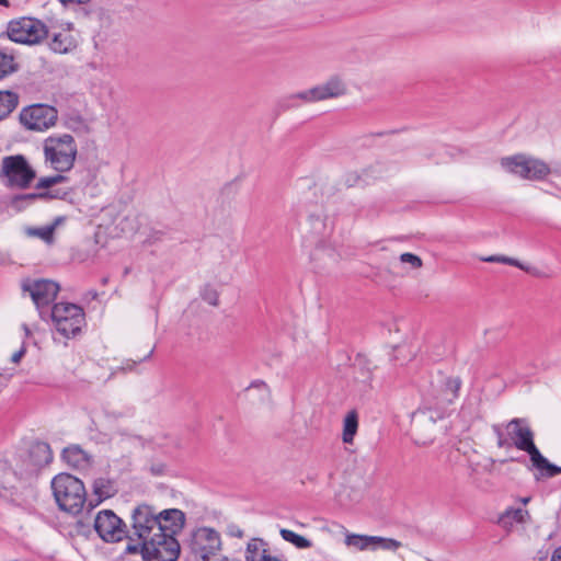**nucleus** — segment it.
Segmentation results:
<instances>
[{
    "label": "nucleus",
    "mask_w": 561,
    "mask_h": 561,
    "mask_svg": "<svg viewBox=\"0 0 561 561\" xmlns=\"http://www.w3.org/2000/svg\"><path fill=\"white\" fill-rule=\"evenodd\" d=\"M44 163L59 173L70 171L78 154V147L70 134L51 135L43 142Z\"/></svg>",
    "instance_id": "obj_1"
},
{
    "label": "nucleus",
    "mask_w": 561,
    "mask_h": 561,
    "mask_svg": "<svg viewBox=\"0 0 561 561\" xmlns=\"http://www.w3.org/2000/svg\"><path fill=\"white\" fill-rule=\"evenodd\" d=\"M51 489L60 510L73 515L82 511L85 489L81 480L69 473H60L53 479Z\"/></svg>",
    "instance_id": "obj_2"
},
{
    "label": "nucleus",
    "mask_w": 561,
    "mask_h": 561,
    "mask_svg": "<svg viewBox=\"0 0 561 561\" xmlns=\"http://www.w3.org/2000/svg\"><path fill=\"white\" fill-rule=\"evenodd\" d=\"M492 428L500 448L514 446L527 453L530 458L539 450L534 443V433L524 419H513L505 425V430L499 424L493 425Z\"/></svg>",
    "instance_id": "obj_3"
},
{
    "label": "nucleus",
    "mask_w": 561,
    "mask_h": 561,
    "mask_svg": "<svg viewBox=\"0 0 561 561\" xmlns=\"http://www.w3.org/2000/svg\"><path fill=\"white\" fill-rule=\"evenodd\" d=\"M140 551L142 561H176L180 554V543L175 537L154 533L153 537L147 539L140 549L135 545H127V553Z\"/></svg>",
    "instance_id": "obj_4"
},
{
    "label": "nucleus",
    "mask_w": 561,
    "mask_h": 561,
    "mask_svg": "<svg viewBox=\"0 0 561 561\" xmlns=\"http://www.w3.org/2000/svg\"><path fill=\"white\" fill-rule=\"evenodd\" d=\"M36 178V171L22 154L5 156L1 160L0 181L9 188H27Z\"/></svg>",
    "instance_id": "obj_5"
},
{
    "label": "nucleus",
    "mask_w": 561,
    "mask_h": 561,
    "mask_svg": "<svg viewBox=\"0 0 561 561\" xmlns=\"http://www.w3.org/2000/svg\"><path fill=\"white\" fill-rule=\"evenodd\" d=\"M501 168L524 180L540 181L550 174V167L542 160L517 153L500 160Z\"/></svg>",
    "instance_id": "obj_6"
},
{
    "label": "nucleus",
    "mask_w": 561,
    "mask_h": 561,
    "mask_svg": "<svg viewBox=\"0 0 561 561\" xmlns=\"http://www.w3.org/2000/svg\"><path fill=\"white\" fill-rule=\"evenodd\" d=\"M50 317L57 332L67 339L76 336L85 323L83 309L71 302L55 304Z\"/></svg>",
    "instance_id": "obj_7"
},
{
    "label": "nucleus",
    "mask_w": 561,
    "mask_h": 561,
    "mask_svg": "<svg viewBox=\"0 0 561 561\" xmlns=\"http://www.w3.org/2000/svg\"><path fill=\"white\" fill-rule=\"evenodd\" d=\"M47 35L46 26L38 20L21 18L10 21L7 26L5 36L18 44L33 45L39 43ZM4 33L0 34V38Z\"/></svg>",
    "instance_id": "obj_8"
},
{
    "label": "nucleus",
    "mask_w": 561,
    "mask_h": 561,
    "mask_svg": "<svg viewBox=\"0 0 561 561\" xmlns=\"http://www.w3.org/2000/svg\"><path fill=\"white\" fill-rule=\"evenodd\" d=\"M131 527L141 546L147 539L153 537L154 533L161 530L156 510L147 504L136 506L131 513Z\"/></svg>",
    "instance_id": "obj_9"
},
{
    "label": "nucleus",
    "mask_w": 561,
    "mask_h": 561,
    "mask_svg": "<svg viewBox=\"0 0 561 561\" xmlns=\"http://www.w3.org/2000/svg\"><path fill=\"white\" fill-rule=\"evenodd\" d=\"M57 116L55 107L34 104L21 111L20 121L30 130L44 131L56 124Z\"/></svg>",
    "instance_id": "obj_10"
},
{
    "label": "nucleus",
    "mask_w": 561,
    "mask_h": 561,
    "mask_svg": "<svg viewBox=\"0 0 561 561\" xmlns=\"http://www.w3.org/2000/svg\"><path fill=\"white\" fill-rule=\"evenodd\" d=\"M94 529L106 542H117L127 537L126 524L111 510H103L96 514Z\"/></svg>",
    "instance_id": "obj_11"
},
{
    "label": "nucleus",
    "mask_w": 561,
    "mask_h": 561,
    "mask_svg": "<svg viewBox=\"0 0 561 561\" xmlns=\"http://www.w3.org/2000/svg\"><path fill=\"white\" fill-rule=\"evenodd\" d=\"M190 546L198 560L217 556L221 550L220 535L210 527H199L193 531Z\"/></svg>",
    "instance_id": "obj_12"
},
{
    "label": "nucleus",
    "mask_w": 561,
    "mask_h": 561,
    "mask_svg": "<svg viewBox=\"0 0 561 561\" xmlns=\"http://www.w3.org/2000/svg\"><path fill=\"white\" fill-rule=\"evenodd\" d=\"M21 287L31 296L38 310L51 304L60 289L59 285L53 280L31 278L23 280Z\"/></svg>",
    "instance_id": "obj_13"
},
{
    "label": "nucleus",
    "mask_w": 561,
    "mask_h": 561,
    "mask_svg": "<svg viewBox=\"0 0 561 561\" xmlns=\"http://www.w3.org/2000/svg\"><path fill=\"white\" fill-rule=\"evenodd\" d=\"M345 545L359 551L364 550H397L401 543L394 539L378 536H367L357 534H347Z\"/></svg>",
    "instance_id": "obj_14"
},
{
    "label": "nucleus",
    "mask_w": 561,
    "mask_h": 561,
    "mask_svg": "<svg viewBox=\"0 0 561 561\" xmlns=\"http://www.w3.org/2000/svg\"><path fill=\"white\" fill-rule=\"evenodd\" d=\"M3 496L13 505L26 508L37 499V490L32 482L19 480L15 484L5 488Z\"/></svg>",
    "instance_id": "obj_15"
},
{
    "label": "nucleus",
    "mask_w": 561,
    "mask_h": 561,
    "mask_svg": "<svg viewBox=\"0 0 561 561\" xmlns=\"http://www.w3.org/2000/svg\"><path fill=\"white\" fill-rule=\"evenodd\" d=\"M157 515L161 525V530L158 533L175 537V535H178L184 527L185 515L178 508H169L159 513L157 512Z\"/></svg>",
    "instance_id": "obj_16"
},
{
    "label": "nucleus",
    "mask_w": 561,
    "mask_h": 561,
    "mask_svg": "<svg viewBox=\"0 0 561 561\" xmlns=\"http://www.w3.org/2000/svg\"><path fill=\"white\" fill-rule=\"evenodd\" d=\"M317 102L336 99L347 91L345 81L339 76H332L327 81L313 87Z\"/></svg>",
    "instance_id": "obj_17"
},
{
    "label": "nucleus",
    "mask_w": 561,
    "mask_h": 561,
    "mask_svg": "<svg viewBox=\"0 0 561 561\" xmlns=\"http://www.w3.org/2000/svg\"><path fill=\"white\" fill-rule=\"evenodd\" d=\"M531 516L526 508L507 507L499 517V525L506 531H513L518 525H526Z\"/></svg>",
    "instance_id": "obj_18"
},
{
    "label": "nucleus",
    "mask_w": 561,
    "mask_h": 561,
    "mask_svg": "<svg viewBox=\"0 0 561 561\" xmlns=\"http://www.w3.org/2000/svg\"><path fill=\"white\" fill-rule=\"evenodd\" d=\"M461 381L459 378L447 377L442 381L439 393L435 397L436 405L445 409L450 405L459 396Z\"/></svg>",
    "instance_id": "obj_19"
},
{
    "label": "nucleus",
    "mask_w": 561,
    "mask_h": 561,
    "mask_svg": "<svg viewBox=\"0 0 561 561\" xmlns=\"http://www.w3.org/2000/svg\"><path fill=\"white\" fill-rule=\"evenodd\" d=\"M28 460L32 465L30 472H35L39 468L48 465L53 460V454L50 447L46 443H36L32 446Z\"/></svg>",
    "instance_id": "obj_20"
},
{
    "label": "nucleus",
    "mask_w": 561,
    "mask_h": 561,
    "mask_svg": "<svg viewBox=\"0 0 561 561\" xmlns=\"http://www.w3.org/2000/svg\"><path fill=\"white\" fill-rule=\"evenodd\" d=\"M61 458L75 469H85L90 466V456L78 445L66 447L62 450Z\"/></svg>",
    "instance_id": "obj_21"
},
{
    "label": "nucleus",
    "mask_w": 561,
    "mask_h": 561,
    "mask_svg": "<svg viewBox=\"0 0 561 561\" xmlns=\"http://www.w3.org/2000/svg\"><path fill=\"white\" fill-rule=\"evenodd\" d=\"M262 539H252L245 551V561H282L273 556L266 548Z\"/></svg>",
    "instance_id": "obj_22"
},
{
    "label": "nucleus",
    "mask_w": 561,
    "mask_h": 561,
    "mask_svg": "<svg viewBox=\"0 0 561 561\" xmlns=\"http://www.w3.org/2000/svg\"><path fill=\"white\" fill-rule=\"evenodd\" d=\"M530 461L533 467L547 478H552L561 473V467L550 463L539 450L535 453V455L530 458Z\"/></svg>",
    "instance_id": "obj_23"
},
{
    "label": "nucleus",
    "mask_w": 561,
    "mask_h": 561,
    "mask_svg": "<svg viewBox=\"0 0 561 561\" xmlns=\"http://www.w3.org/2000/svg\"><path fill=\"white\" fill-rule=\"evenodd\" d=\"M19 70V64L11 51L0 49V81Z\"/></svg>",
    "instance_id": "obj_24"
},
{
    "label": "nucleus",
    "mask_w": 561,
    "mask_h": 561,
    "mask_svg": "<svg viewBox=\"0 0 561 561\" xmlns=\"http://www.w3.org/2000/svg\"><path fill=\"white\" fill-rule=\"evenodd\" d=\"M116 488L114 483L106 478H98L93 482V493L98 497V503L115 495Z\"/></svg>",
    "instance_id": "obj_25"
},
{
    "label": "nucleus",
    "mask_w": 561,
    "mask_h": 561,
    "mask_svg": "<svg viewBox=\"0 0 561 561\" xmlns=\"http://www.w3.org/2000/svg\"><path fill=\"white\" fill-rule=\"evenodd\" d=\"M19 95L12 91H0V121L8 117L18 106Z\"/></svg>",
    "instance_id": "obj_26"
},
{
    "label": "nucleus",
    "mask_w": 561,
    "mask_h": 561,
    "mask_svg": "<svg viewBox=\"0 0 561 561\" xmlns=\"http://www.w3.org/2000/svg\"><path fill=\"white\" fill-rule=\"evenodd\" d=\"M49 47L55 53L67 54L75 48V42L71 35L58 33L51 38Z\"/></svg>",
    "instance_id": "obj_27"
},
{
    "label": "nucleus",
    "mask_w": 561,
    "mask_h": 561,
    "mask_svg": "<svg viewBox=\"0 0 561 561\" xmlns=\"http://www.w3.org/2000/svg\"><path fill=\"white\" fill-rule=\"evenodd\" d=\"M358 428V417L355 411L348 412L343 423L342 439L345 444H352Z\"/></svg>",
    "instance_id": "obj_28"
},
{
    "label": "nucleus",
    "mask_w": 561,
    "mask_h": 561,
    "mask_svg": "<svg viewBox=\"0 0 561 561\" xmlns=\"http://www.w3.org/2000/svg\"><path fill=\"white\" fill-rule=\"evenodd\" d=\"M308 220L314 234L323 237L328 232V226L325 216L321 208H317L314 211L308 215Z\"/></svg>",
    "instance_id": "obj_29"
},
{
    "label": "nucleus",
    "mask_w": 561,
    "mask_h": 561,
    "mask_svg": "<svg viewBox=\"0 0 561 561\" xmlns=\"http://www.w3.org/2000/svg\"><path fill=\"white\" fill-rule=\"evenodd\" d=\"M279 534L285 541L291 543L297 549H307V548L312 547V542L309 539H307L306 537H304L301 535L296 534L293 530L282 528Z\"/></svg>",
    "instance_id": "obj_30"
},
{
    "label": "nucleus",
    "mask_w": 561,
    "mask_h": 561,
    "mask_svg": "<svg viewBox=\"0 0 561 561\" xmlns=\"http://www.w3.org/2000/svg\"><path fill=\"white\" fill-rule=\"evenodd\" d=\"M67 195L66 192H61L60 190L45 192V193H28V194H22L15 197L16 202L22 201H34L37 198H64Z\"/></svg>",
    "instance_id": "obj_31"
},
{
    "label": "nucleus",
    "mask_w": 561,
    "mask_h": 561,
    "mask_svg": "<svg viewBox=\"0 0 561 561\" xmlns=\"http://www.w3.org/2000/svg\"><path fill=\"white\" fill-rule=\"evenodd\" d=\"M54 231H55V226L50 225V226H45V227H41V228H28L27 234L31 237L39 238L43 241L50 243L54 239Z\"/></svg>",
    "instance_id": "obj_32"
},
{
    "label": "nucleus",
    "mask_w": 561,
    "mask_h": 561,
    "mask_svg": "<svg viewBox=\"0 0 561 561\" xmlns=\"http://www.w3.org/2000/svg\"><path fill=\"white\" fill-rule=\"evenodd\" d=\"M370 173H368V170H364L363 174H357L356 172H352L345 175V184L347 186H355L360 183H367V180L369 178H377L378 174H376L375 171L370 170Z\"/></svg>",
    "instance_id": "obj_33"
},
{
    "label": "nucleus",
    "mask_w": 561,
    "mask_h": 561,
    "mask_svg": "<svg viewBox=\"0 0 561 561\" xmlns=\"http://www.w3.org/2000/svg\"><path fill=\"white\" fill-rule=\"evenodd\" d=\"M66 180H67V178L65 175H61V174H56V175H51V176H44V178H41L38 180V182L36 184V188H38V190L50 188V187H53L56 184L65 182Z\"/></svg>",
    "instance_id": "obj_34"
},
{
    "label": "nucleus",
    "mask_w": 561,
    "mask_h": 561,
    "mask_svg": "<svg viewBox=\"0 0 561 561\" xmlns=\"http://www.w3.org/2000/svg\"><path fill=\"white\" fill-rule=\"evenodd\" d=\"M289 100H300L304 103H316L317 102L313 87L310 89H307L305 91H300L295 94H291L289 96Z\"/></svg>",
    "instance_id": "obj_35"
},
{
    "label": "nucleus",
    "mask_w": 561,
    "mask_h": 561,
    "mask_svg": "<svg viewBox=\"0 0 561 561\" xmlns=\"http://www.w3.org/2000/svg\"><path fill=\"white\" fill-rule=\"evenodd\" d=\"M501 263L508 264V265H512V266H516V267H518V268H520V270H523V271H525L527 273H530L533 275H536V276L539 275V273L535 268L526 266L523 263H520L518 260L513 259V257H508V256H504L503 255V260H501Z\"/></svg>",
    "instance_id": "obj_36"
},
{
    "label": "nucleus",
    "mask_w": 561,
    "mask_h": 561,
    "mask_svg": "<svg viewBox=\"0 0 561 561\" xmlns=\"http://www.w3.org/2000/svg\"><path fill=\"white\" fill-rule=\"evenodd\" d=\"M202 298L211 306L218 305V293L211 286L204 287Z\"/></svg>",
    "instance_id": "obj_37"
},
{
    "label": "nucleus",
    "mask_w": 561,
    "mask_h": 561,
    "mask_svg": "<svg viewBox=\"0 0 561 561\" xmlns=\"http://www.w3.org/2000/svg\"><path fill=\"white\" fill-rule=\"evenodd\" d=\"M400 261L402 263H409L413 268H420L422 266L421 257L413 253H402L400 255Z\"/></svg>",
    "instance_id": "obj_38"
},
{
    "label": "nucleus",
    "mask_w": 561,
    "mask_h": 561,
    "mask_svg": "<svg viewBox=\"0 0 561 561\" xmlns=\"http://www.w3.org/2000/svg\"><path fill=\"white\" fill-rule=\"evenodd\" d=\"M102 414L107 422L117 420V419L126 415V413H123L119 411H114V410H108V409H104Z\"/></svg>",
    "instance_id": "obj_39"
},
{
    "label": "nucleus",
    "mask_w": 561,
    "mask_h": 561,
    "mask_svg": "<svg viewBox=\"0 0 561 561\" xmlns=\"http://www.w3.org/2000/svg\"><path fill=\"white\" fill-rule=\"evenodd\" d=\"M228 533L232 537L241 538L243 536V531L236 525H231L228 527Z\"/></svg>",
    "instance_id": "obj_40"
},
{
    "label": "nucleus",
    "mask_w": 561,
    "mask_h": 561,
    "mask_svg": "<svg viewBox=\"0 0 561 561\" xmlns=\"http://www.w3.org/2000/svg\"><path fill=\"white\" fill-rule=\"evenodd\" d=\"M24 353H25V350L23 347L21 350L16 351L15 353L12 354L11 362L19 363L21 360V358L24 356Z\"/></svg>",
    "instance_id": "obj_41"
},
{
    "label": "nucleus",
    "mask_w": 561,
    "mask_h": 561,
    "mask_svg": "<svg viewBox=\"0 0 561 561\" xmlns=\"http://www.w3.org/2000/svg\"><path fill=\"white\" fill-rule=\"evenodd\" d=\"M10 377H11L10 374H4V373L0 371V390L3 389L4 387H7L9 380H10Z\"/></svg>",
    "instance_id": "obj_42"
},
{
    "label": "nucleus",
    "mask_w": 561,
    "mask_h": 561,
    "mask_svg": "<svg viewBox=\"0 0 561 561\" xmlns=\"http://www.w3.org/2000/svg\"><path fill=\"white\" fill-rule=\"evenodd\" d=\"M198 561H230L228 557L217 554V556H210L209 558H205Z\"/></svg>",
    "instance_id": "obj_43"
},
{
    "label": "nucleus",
    "mask_w": 561,
    "mask_h": 561,
    "mask_svg": "<svg viewBox=\"0 0 561 561\" xmlns=\"http://www.w3.org/2000/svg\"><path fill=\"white\" fill-rule=\"evenodd\" d=\"M482 260L484 262H490V263H501V260H503V255H491L488 257H483Z\"/></svg>",
    "instance_id": "obj_44"
},
{
    "label": "nucleus",
    "mask_w": 561,
    "mask_h": 561,
    "mask_svg": "<svg viewBox=\"0 0 561 561\" xmlns=\"http://www.w3.org/2000/svg\"><path fill=\"white\" fill-rule=\"evenodd\" d=\"M251 388H262V389H265L266 391L268 390L267 385L264 381H262V380L253 381L250 385L249 389H251Z\"/></svg>",
    "instance_id": "obj_45"
},
{
    "label": "nucleus",
    "mask_w": 561,
    "mask_h": 561,
    "mask_svg": "<svg viewBox=\"0 0 561 561\" xmlns=\"http://www.w3.org/2000/svg\"><path fill=\"white\" fill-rule=\"evenodd\" d=\"M551 561H561V547L557 548L551 557Z\"/></svg>",
    "instance_id": "obj_46"
},
{
    "label": "nucleus",
    "mask_w": 561,
    "mask_h": 561,
    "mask_svg": "<svg viewBox=\"0 0 561 561\" xmlns=\"http://www.w3.org/2000/svg\"><path fill=\"white\" fill-rule=\"evenodd\" d=\"M530 500H531L530 496H524V497H519L518 502L522 503L525 506V505H527L530 502Z\"/></svg>",
    "instance_id": "obj_47"
},
{
    "label": "nucleus",
    "mask_w": 561,
    "mask_h": 561,
    "mask_svg": "<svg viewBox=\"0 0 561 561\" xmlns=\"http://www.w3.org/2000/svg\"><path fill=\"white\" fill-rule=\"evenodd\" d=\"M152 353H153V348H151V350L149 351V353H148L144 358H141V359H139V360L141 362V360H145V359L150 358V357H151V355H152Z\"/></svg>",
    "instance_id": "obj_48"
},
{
    "label": "nucleus",
    "mask_w": 561,
    "mask_h": 561,
    "mask_svg": "<svg viewBox=\"0 0 561 561\" xmlns=\"http://www.w3.org/2000/svg\"><path fill=\"white\" fill-rule=\"evenodd\" d=\"M1 5H8V0H0Z\"/></svg>",
    "instance_id": "obj_49"
},
{
    "label": "nucleus",
    "mask_w": 561,
    "mask_h": 561,
    "mask_svg": "<svg viewBox=\"0 0 561 561\" xmlns=\"http://www.w3.org/2000/svg\"><path fill=\"white\" fill-rule=\"evenodd\" d=\"M90 0H77L78 3H87L89 2Z\"/></svg>",
    "instance_id": "obj_50"
},
{
    "label": "nucleus",
    "mask_w": 561,
    "mask_h": 561,
    "mask_svg": "<svg viewBox=\"0 0 561 561\" xmlns=\"http://www.w3.org/2000/svg\"><path fill=\"white\" fill-rule=\"evenodd\" d=\"M368 380H370V374L369 373L367 374V377L364 379V381H368Z\"/></svg>",
    "instance_id": "obj_51"
}]
</instances>
